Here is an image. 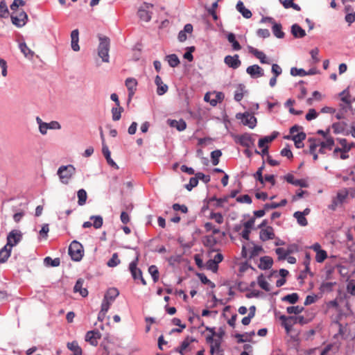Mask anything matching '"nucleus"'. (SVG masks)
Returning a JSON list of instances; mask_svg holds the SVG:
<instances>
[{
	"mask_svg": "<svg viewBox=\"0 0 355 355\" xmlns=\"http://www.w3.org/2000/svg\"><path fill=\"white\" fill-rule=\"evenodd\" d=\"M120 263V260L118 257L117 253H114L112 256V258L107 261V265L109 267L113 268L116 266Z\"/></svg>",
	"mask_w": 355,
	"mask_h": 355,
	"instance_id": "nucleus-44",
	"label": "nucleus"
},
{
	"mask_svg": "<svg viewBox=\"0 0 355 355\" xmlns=\"http://www.w3.org/2000/svg\"><path fill=\"white\" fill-rule=\"evenodd\" d=\"M101 338V334L98 330H92L87 332L85 335V341L93 346H97L98 340Z\"/></svg>",
	"mask_w": 355,
	"mask_h": 355,
	"instance_id": "nucleus-7",
	"label": "nucleus"
},
{
	"mask_svg": "<svg viewBox=\"0 0 355 355\" xmlns=\"http://www.w3.org/2000/svg\"><path fill=\"white\" fill-rule=\"evenodd\" d=\"M198 184V178L196 177L191 178L189 183L185 185V188L188 191H191L193 188L196 187Z\"/></svg>",
	"mask_w": 355,
	"mask_h": 355,
	"instance_id": "nucleus-53",
	"label": "nucleus"
},
{
	"mask_svg": "<svg viewBox=\"0 0 355 355\" xmlns=\"http://www.w3.org/2000/svg\"><path fill=\"white\" fill-rule=\"evenodd\" d=\"M166 60L171 67H175L180 64V60L175 54L167 55Z\"/></svg>",
	"mask_w": 355,
	"mask_h": 355,
	"instance_id": "nucleus-34",
	"label": "nucleus"
},
{
	"mask_svg": "<svg viewBox=\"0 0 355 355\" xmlns=\"http://www.w3.org/2000/svg\"><path fill=\"white\" fill-rule=\"evenodd\" d=\"M137 82L136 79L133 78H128L125 80V86L127 87L128 89V98L129 101L132 98V96L135 94V92L136 90Z\"/></svg>",
	"mask_w": 355,
	"mask_h": 355,
	"instance_id": "nucleus-14",
	"label": "nucleus"
},
{
	"mask_svg": "<svg viewBox=\"0 0 355 355\" xmlns=\"http://www.w3.org/2000/svg\"><path fill=\"white\" fill-rule=\"evenodd\" d=\"M130 271L135 280L140 279L143 285L146 284V282L142 277L141 270L137 268V262L132 261L129 266Z\"/></svg>",
	"mask_w": 355,
	"mask_h": 355,
	"instance_id": "nucleus-8",
	"label": "nucleus"
},
{
	"mask_svg": "<svg viewBox=\"0 0 355 355\" xmlns=\"http://www.w3.org/2000/svg\"><path fill=\"white\" fill-rule=\"evenodd\" d=\"M12 248L6 245L1 250H0V262L5 263L8 257L10 256Z\"/></svg>",
	"mask_w": 355,
	"mask_h": 355,
	"instance_id": "nucleus-23",
	"label": "nucleus"
},
{
	"mask_svg": "<svg viewBox=\"0 0 355 355\" xmlns=\"http://www.w3.org/2000/svg\"><path fill=\"white\" fill-rule=\"evenodd\" d=\"M220 352H223L220 349V342L219 340H215L214 343L211 345L210 353L211 354H214V353L217 354Z\"/></svg>",
	"mask_w": 355,
	"mask_h": 355,
	"instance_id": "nucleus-42",
	"label": "nucleus"
},
{
	"mask_svg": "<svg viewBox=\"0 0 355 355\" xmlns=\"http://www.w3.org/2000/svg\"><path fill=\"white\" fill-rule=\"evenodd\" d=\"M155 83L157 86V93L159 96L163 95L168 91V86L163 83L159 76L155 77Z\"/></svg>",
	"mask_w": 355,
	"mask_h": 355,
	"instance_id": "nucleus-17",
	"label": "nucleus"
},
{
	"mask_svg": "<svg viewBox=\"0 0 355 355\" xmlns=\"http://www.w3.org/2000/svg\"><path fill=\"white\" fill-rule=\"evenodd\" d=\"M310 54L314 63H318L320 61V58H318L319 49L318 48L313 49L310 51Z\"/></svg>",
	"mask_w": 355,
	"mask_h": 355,
	"instance_id": "nucleus-61",
	"label": "nucleus"
},
{
	"mask_svg": "<svg viewBox=\"0 0 355 355\" xmlns=\"http://www.w3.org/2000/svg\"><path fill=\"white\" fill-rule=\"evenodd\" d=\"M347 291L352 295H355V281L351 280L347 286Z\"/></svg>",
	"mask_w": 355,
	"mask_h": 355,
	"instance_id": "nucleus-64",
	"label": "nucleus"
},
{
	"mask_svg": "<svg viewBox=\"0 0 355 355\" xmlns=\"http://www.w3.org/2000/svg\"><path fill=\"white\" fill-rule=\"evenodd\" d=\"M294 217L297 219V223L301 226H306L308 224V221L305 216L303 215V213L301 211H296L293 214Z\"/></svg>",
	"mask_w": 355,
	"mask_h": 355,
	"instance_id": "nucleus-35",
	"label": "nucleus"
},
{
	"mask_svg": "<svg viewBox=\"0 0 355 355\" xmlns=\"http://www.w3.org/2000/svg\"><path fill=\"white\" fill-rule=\"evenodd\" d=\"M21 51L24 54L26 57L33 56V52L26 46L25 43L19 44Z\"/></svg>",
	"mask_w": 355,
	"mask_h": 355,
	"instance_id": "nucleus-49",
	"label": "nucleus"
},
{
	"mask_svg": "<svg viewBox=\"0 0 355 355\" xmlns=\"http://www.w3.org/2000/svg\"><path fill=\"white\" fill-rule=\"evenodd\" d=\"M0 67L1 68V74L3 77H6L8 73L7 71V62L5 60L0 58Z\"/></svg>",
	"mask_w": 355,
	"mask_h": 355,
	"instance_id": "nucleus-59",
	"label": "nucleus"
},
{
	"mask_svg": "<svg viewBox=\"0 0 355 355\" xmlns=\"http://www.w3.org/2000/svg\"><path fill=\"white\" fill-rule=\"evenodd\" d=\"M239 144L246 148H250L254 145V139L252 137V135L248 133H245L239 137Z\"/></svg>",
	"mask_w": 355,
	"mask_h": 355,
	"instance_id": "nucleus-11",
	"label": "nucleus"
},
{
	"mask_svg": "<svg viewBox=\"0 0 355 355\" xmlns=\"http://www.w3.org/2000/svg\"><path fill=\"white\" fill-rule=\"evenodd\" d=\"M11 19L13 24L22 27L27 21L28 15L24 10H20L18 13L12 15Z\"/></svg>",
	"mask_w": 355,
	"mask_h": 355,
	"instance_id": "nucleus-6",
	"label": "nucleus"
},
{
	"mask_svg": "<svg viewBox=\"0 0 355 355\" xmlns=\"http://www.w3.org/2000/svg\"><path fill=\"white\" fill-rule=\"evenodd\" d=\"M69 254L73 261H80L84 254V250L81 243L76 241H72L69 247Z\"/></svg>",
	"mask_w": 355,
	"mask_h": 355,
	"instance_id": "nucleus-1",
	"label": "nucleus"
},
{
	"mask_svg": "<svg viewBox=\"0 0 355 355\" xmlns=\"http://www.w3.org/2000/svg\"><path fill=\"white\" fill-rule=\"evenodd\" d=\"M209 218L214 220L218 224H222L224 221L223 216L220 213L211 212Z\"/></svg>",
	"mask_w": 355,
	"mask_h": 355,
	"instance_id": "nucleus-50",
	"label": "nucleus"
},
{
	"mask_svg": "<svg viewBox=\"0 0 355 355\" xmlns=\"http://www.w3.org/2000/svg\"><path fill=\"white\" fill-rule=\"evenodd\" d=\"M275 252L278 255V259L279 260H284L291 253H292V250L290 249H285L284 248H278L275 250Z\"/></svg>",
	"mask_w": 355,
	"mask_h": 355,
	"instance_id": "nucleus-27",
	"label": "nucleus"
},
{
	"mask_svg": "<svg viewBox=\"0 0 355 355\" xmlns=\"http://www.w3.org/2000/svg\"><path fill=\"white\" fill-rule=\"evenodd\" d=\"M284 179L287 182L295 186H300L301 187H307L308 186L306 182L304 180H295L294 176L292 174H288L285 175Z\"/></svg>",
	"mask_w": 355,
	"mask_h": 355,
	"instance_id": "nucleus-16",
	"label": "nucleus"
},
{
	"mask_svg": "<svg viewBox=\"0 0 355 355\" xmlns=\"http://www.w3.org/2000/svg\"><path fill=\"white\" fill-rule=\"evenodd\" d=\"M257 282L259 286L266 291H270V284L265 279L263 275H261L258 277Z\"/></svg>",
	"mask_w": 355,
	"mask_h": 355,
	"instance_id": "nucleus-37",
	"label": "nucleus"
},
{
	"mask_svg": "<svg viewBox=\"0 0 355 355\" xmlns=\"http://www.w3.org/2000/svg\"><path fill=\"white\" fill-rule=\"evenodd\" d=\"M123 112V108L119 105L112 109V117L114 121H119L121 119V113Z\"/></svg>",
	"mask_w": 355,
	"mask_h": 355,
	"instance_id": "nucleus-32",
	"label": "nucleus"
},
{
	"mask_svg": "<svg viewBox=\"0 0 355 355\" xmlns=\"http://www.w3.org/2000/svg\"><path fill=\"white\" fill-rule=\"evenodd\" d=\"M69 349L73 352V355H82V349L78 345L77 341H73L67 343Z\"/></svg>",
	"mask_w": 355,
	"mask_h": 355,
	"instance_id": "nucleus-29",
	"label": "nucleus"
},
{
	"mask_svg": "<svg viewBox=\"0 0 355 355\" xmlns=\"http://www.w3.org/2000/svg\"><path fill=\"white\" fill-rule=\"evenodd\" d=\"M236 9L239 12L242 14V15L245 18L249 19L252 17L251 11L244 6L243 3L242 1H239L237 3Z\"/></svg>",
	"mask_w": 355,
	"mask_h": 355,
	"instance_id": "nucleus-24",
	"label": "nucleus"
},
{
	"mask_svg": "<svg viewBox=\"0 0 355 355\" xmlns=\"http://www.w3.org/2000/svg\"><path fill=\"white\" fill-rule=\"evenodd\" d=\"M237 119H241L243 125L250 128H254L257 124V119L249 112L238 113L236 115Z\"/></svg>",
	"mask_w": 355,
	"mask_h": 355,
	"instance_id": "nucleus-4",
	"label": "nucleus"
},
{
	"mask_svg": "<svg viewBox=\"0 0 355 355\" xmlns=\"http://www.w3.org/2000/svg\"><path fill=\"white\" fill-rule=\"evenodd\" d=\"M227 40L232 44V48L235 51H239L241 49V46L239 43L236 40V37L234 33H229L227 35Z\"/></svg>",
	"mask_w": 355,
	"mask_h": 355,
	"instance_id": "nucleus-33",
	"label": "nucleus"
},
{
	"mask_svg": "<svg viewBox=\"0 0 355 355\" xmlns=\"http://www.w3.org/2000/svg\"><path fill=\"white\" fill-rule=\"evenodd\" d=\"M168 124L172 128H175L179 131L185 130L187 127V124L183 120L176 121L168 119Z\"/></svg>",
	"mask_w": 355,
	"mask_h": 355,
	"instance_id": "nucleus-21",
	"label": "nucleus"
},
{
	"mask_svg": "<svg viewBox=\"0 0 355 355\" xmlns=\"http://www.w3.org/2000/svg\"><path fill=\"white\" fill-rule=\"evenodd\" d=\"M79 42V31L78 29H75L71 33V49L74 51H78L80 50V46L78 44Z\"/></svg>",
	"mask_w": 355,
	"mask_h": 355,
	"instance_id": "nucleus-15",
	"label": "nucleus"
},
{
	"mask_svg": "<svg viewBox=\"0 0 355 355\" xmlns=\"http://www.w3.org/2000/svg\"><path fill=\"white\" fill-rule=\"evenodd\" d=\"M309 141L310 142L309 153L310 154H314L316 148L320 146V144H317L314 139H309Z\"/></svg>",
	"mask_w": 355,
	"mask_h": 355,
	"instance_id": "nucleus-60",
	"label": "nucleus"
},
{
	"mask_svg": "<svg viewBox=\"0 0 355 355\" xmlns=\"http://www.w3.org/2000/svg\"><path fill=\"white\" fill-rule=\"evenodd\" d=\"M204 227L206 232L211 231L214 235L217 234L220 232L219 228L216 227L214 225H213L211 223H206Z\"/></svg>",
	"mask_w": 355,
	"mask_h": 355,
	"instance_id": "nucleus-48",
	"label": "nucleus"
},
{
	"mask_svg": "<svg viewBox=\"0 0 355 355\" xmlns=\"http://www.w3.org/2000/svg\"><path fill=\"white\" fill-rule=\"evenodd\" d=\"M272 33L277 38H283L284 36V33L282 31V25L280 24L274 23Z\"/></svg>",
	"mask_w": 355,
	"mask_h": 355,
	"instance_id": "nucleus-36",
	"label": "nucleus"
},
{
	"mask_svg": "<svg viewBox=\"0 0 355 355\" xmlns=\"http://www.w3.org/2000/svg\"><path fill=\"white\" fill-rule=\"evenodd\" d=\"M246 72L252 78L262 77L264 75L263 69L257 64L249 66L246 69Z\"/></svg>",
	"mask_w": 355,
	"mask_h": 355,
	"instance_id": "nucleus-13",
	"label": "nucleus"
},
{
	"mask_svg": "<svg viewBox=\"0 0 355 355\" xmlns=\"http://www.w3.org/2000/svg\"><path fill=\"white\" fill-rule=\"evenodd\" d=\"M348 193L347 191H341L337 193L336 200L339 203H342L347 198Z\"/></svg>",
	"mask_w": 355,
	"mask_h": 355,
	"instance_id": "nucleus-62",
	"label": "nucleus"
},
{
	"mask_svg": "<svg viewBox=\"0 0 355 355\" xmlns=\"http://www.w3.org/2000/svg\"><path fill=\"white\" fill-rule=\"evenodd\" d=\"M224 98V94L222 92H217L215 98L210 101V104L215 106L218 103H220Z\"/></svg>",
	"mask_w": 355,
	"mask_h": 355,
	"instance_id": "nucleus-52",
	"label": "nucleus"
},
{
	"mask_svg": "<svg viewBox=\"0 0 355 355\" xmlns=\"http://www.w3.org/2000/svg\"><path fill=\"white\" fill-rule=\"evenodd\" d=\"M150 8H153V5L146 3L139 9L138 16L141 20L147 22L151 19L152 13L148 10Z\"/></svg>",
	"mask_w": 355,
	"mask_h": 355,
	"instance_id": "nucleus-9",
	"label": "nucleus"
},
{
	"mask_svg": "<svg viewBox=\"0 0 355 355\" xmlns=\"http://www.w3.org/2000/svg\"><path fill=\"white\" fill-rule=\"evenodd\" d=\"M9 15V11L7 7L6 2L3 0L0 2V17H8Z\"/></svg>",
	"mask_w": 355,
	"mask_h": 355,
	"instance_id": "nucleus-43",
	"label": "nucleus"
},
{
	"mask_svg": "<svg viewBox=\"0 0 355 355\" xmlns=\"http://www.w3.org/2000/svg\"><path fill=\"white\" fill-rule=\"evenodd\" d=\"M98 55L102 58L103 62H107L109 61V50H110V40L104 37H100V43L98 45Z\"/></svg>",
	"mask_w": 355,
	"mask_h": 355,
	"instance_id": "nucleus-3",
	"label": "nucleus"
},
{
	"mask_svg": "<svg viewBox=\"0 0 355 355\" xmlns=\"http://www.w3.org/2000/svg\"><path fill=\"white\" fill-rule=\"evenodd\" d=\"M224 62L229 67L232 68L234 69H238L241 64V61L239 60V55L236 54L233 56L227 55L224 58Z\"/></svg>",
	"mask_w": 355,
	"mask_h": 355,
	"instance_id": "nucleus-10",
	"label": "nucleus"
},
{
	"mask_svg": "<svg viewBox=\"0 0 355 355\" xmlns=\"http://www.w3.org/2000/svg\"><path fill=\"white\" fill-rule=\"evenodd\" d=\"M299 299L297 293H293L288 294L282 297V301L288 302L291 304H295Z\"/></svg>",
	"mask_w": 355,
	"mask_h": 355,
	"instance_id": "nucleus-38",
	"label": "nucleus"
},
{
	"mask_svg": "<svg viewBox=\"0 0 355 355\" xmlns=\"http://www.w3.org/2000/svg\"><path fill=\"white\" fill-rule=\"evenodd\" d=\"M259 238L263 241L273 239L275 238L274 230L270 226L261 229L259 233Z\"/></svg>",
	"mask_w": 355,
	"mask_h": 355,
	"instance_id": "nucleus-12",
	"label": "nucleus"
},
{
	"mask_svg": "<svg viewBox=\"0 0 355 355\" xmlns=\"http://www.w3.org/2000/svg\"><path fill=\"white\" fill-rule=\"evenodd\" d=\"M334 146V140L331 137H327L324 141L320 142V146H322L324 149L327 148L331 150Z\"/></svg>",
	"mask_w": 355,
	"mask_h": 355,
	"instance_id": "nucleus-39",
	"label": "nucleus"
},
{
	"mask_svg": "<svg viewBox=\"0 0 355 355\" xmlns=\"http://www.w3.org/2000/svg\"><path fill=\"white\" fill-rule=\"evenodd\" d=\"M148 272L151 275L154 282H157L159 279V271L157 266L153 265L148 268Z\"/></svg>",
	"mask_w": 355,
	"mask_h": 355,
	"instance_id": "nucleus-41",
	"label": "nucleus"
},
{
	"mask_svg": "<svg viewBox=\"0 0 355 355\" xmlns=\"http://www.w3.org/2000/svg\"><path fill=\"white\" fill-rule=\"evenodd\" d=\"M304 308L300 306H293L287 307V312L290 314H299L302 312Z\"/></svg>",
	"mask_w": 355,
	"mask_h": 355,
	"instance_id": "nucleus-51",
	"label": "nucleus"
},
{
	"mask_svg": "<svg viewBox=\"0 0 355 355\" xmlns=\"http://www.w3.org/2000/svg\"><path fill=\"white\" fill-rule=\"evenodd\" d=\"M236 200L241 203H248L250 204L252 202V199L249 195H243L241 196H239L236 198Z\"/></svg>",
	"mask_w": 355,
	"mask_h": 355,
	"instance_id": "nucleus-63",
	"label": "nucleus"
},
{
	"mask_svg": "<svg viewBox=\"0 0 355 355\" xmlns=\"http://www.w3.org/2000/svg\"><path fill=\"white\" fill-rule=\"evenodd\" d=\"M83 279H78L74 286L73 291L75 293H79L83 297H86L88 295V291L87 288L83 287Z\"/></svg>",
	"mask_w": 355,
	"mask_h": 355,
	"instance_id": "nucleus-18",
	"label": "nucleus"
},
{
	"mask_svg": "<svg viewBox=\"0 0 355 355\" xmlns=\"http://www.w3.org/2000/svg\"><path fill=\"white\" fill-rule=\"evenodd\" d=\"M22 239V234L19 230H13L7 236L6 245L10 248L15 246Z\"/></svg>",
	"mask_w": 355,
	"mask_h": 355,
	"instance_id": "nucleus-5",
	"label": "nucleus"
},
{
	"mask_svg": "<svg viewBox=\"0 0 355 355\" xmlns=\"http://www.w3.org/2000/svg\"><path fill=\"white\" fill-rule=\"evenodd\" d=\"M264 168V162L263 163V165L259 168L256 173L254 174V178L260 182L261 184H263V177L262 175L263 170Z\"/></svg>",
	"mask_w": 355,
	"mask_h": 355,
	"instance_id": "nucleus-55",
	"label": "nucleus"
},
{
	"mask_svg": "<svg viewBox=\"0 0 355 355\" xmlns=\"http://www.w3.org/2000/svg\"><path fill=\"white\" fill-rule=\"evenodd\" d=\"M205 267L207 270H211L213 272H216L218 269V265L216 264L212 259L207 261Z\"/></svg>",
	"mask_w": 355,
	"mask_h": 355,
	"instance_id": "nucleus-47",
	"label": "nucleus"
},
{
	"mask_svg": "<svg viewBox=\"0 0 355 355\" xmlns=\"http://www.w3.org/2000/svg\"><path fill=\"white\" fill-rule=\"evenodd\" d=\"M291 33L295 37L298 38L304 37L306 35L305 31L296 24L292 26Z\"/></svg>",
	"mask_w": 355,
	"mask_h": 355,
	"instance_id": "nucleus-25",
	"label": "nucleus"
},
{
	"mask_svg": "<svg viewBox=\"0 0 355 355\" xmlns=\"http://www.w3.org/2000/svg\"><path fill=\"white\" fill-rule=\"evenodd\" d=\"M306 139V134L303 132H298L296 135H293L292 139L294 142L295 141H303Z\"/></svg>",
	"mask_w": 355,
	"mask_h": 355,
	"instance_id": "nucleus-58",
	"label": "nucleus"
},
{
	"mask_svg": "<svg viewBox=\"0 0 355 355\" xmlns=\"http://www.w3.org/2000/svg\"><path fill=\"white\" fill-rule=\"evenodd\" d=\"M89 219L93 221L92 225L95 229H99L103 226V219L101 216H91Z\"/></svg>",
	"mask_w": 355,
	"mask_h": 355,
	"instance_id": "nucleus-31",
	"label": "nucleus"
},
{
	"mask_svg": "<svg viewBox=\"0 0 355 355\" xmlns=\"http://www.w3.org/2000/svg\"><path fill=\"white\" fill-rule=\"evenodd\" d=\"M198 276L202 284L210 285L211 288L215 287L214 283L211 282L203 273H200L198 275Z\"/></svg>",
	"mask_w": 355,
	"mask_h": 355,
	"instance_id": "nucleus-54",
	"label": "nucleus"
},
{
	"mask_svg": "<svg viewBox=\"0 0 355 355\" xmlns=\"http://www.w3.org/2000/svg\"><path fill=\"white\" fill-rule=\"evenodd\" d=\"M272 259L268 256H265L260 259L259 268L261 270H268L272 267Z\"/></svg>",
	"mask_w": 355,
	"mask_h": 355,
	"instance_id": "nucleus-19",
	"label": "nucleus"
},
{
	"mask_svg": "<svg viewBox=\"0 0 355 355\" xmlns=\"http://www.w3.org/2000/svg\"><path fill=\"white\" fill-rule=\"evenodd\" d=\"M202 243L205 247L212 248L214 247L216 243L217 240L213 235H207L203 237Z\"/></svg>",
	"mask_w": 355,
	"mask_h": 355,
	"instance_id": "nucleus-26",
	"label": "nucleus"
},
{
	"mask_svg": "<svg viewBox=\"0 0 355 355\" xmlns=\"http://www.w3.org/2000/svg\"><path fill=\"white\" fill-rule=\"evenodd\" d=\"M327 258V253L325 250L318 251L315 255V261L318 263H322Z\"/></svg>",
	"mask_w": 355,
	"mask_h": 355,
	"instance_id": "nucleus-46",
	"label": "nucleus"
},
{
	"mask_svg": "<svg viewBox=\"0 0 355 355\" xmlns=\"http://www.w3.org/2000/svg\"><path fill=\"white\" fill-rule=\"evenodd\" d=\"M75 173V168L72 165L62 166L58 170V175L60 181L67 184L69 180Z\"/></svg>",
	"mask_w": 355,
	"mask_h": 355,
	"instance_id": "nucleus-2",
	"label": "nucleus"
},
{
	"mask_svg": "<svg viewBox=\"0 0 355 355\" xmlns=\"http://www.w3.org/2000/svg\"><path fill=\"white\" fill-rule=\"evenodd\" d=\"M78 203L79 205L83 206L86 203L87 194L85 189H79L77 192Z\"/></svg>",
	"mask_w": 355,
	"mask_h": 355,
	"instance_id": "nucleus-30",
	"label": "nucleus"
},
{
	"mask_svg": "<svg viewBox=\"0 0 355 355\" xmlns=\"http://www.w3.org/2000/svg\"><path fill=\"white\" fill-rule=\"evenodd\" d=\"M44 263L47 266H51L53 267L59 266L60 264V259L59 258H55L54 259H51L50 257H46L44 260Z\"/></svg>",
	"mask_w": 355,
	"mask_h": 355,
	"instance_id": "nucleus-40",
	"label": "nucleus"
},
{
	"mask_svg": "<svg viewBox=\"0 0 355 355\" xmlns=\"http://www.w3.org/2000/svg\"><path fill=\"white\" fill-rule=\"evenodd\" d=\"M222 153L220 150H216L211 152V157L213 165L216 166L219 162V157L221 156Z\"/></svg>",
	"mask_w": 355,
	"mask_h": 355,
	"instance_id": "nucleus-45",
	"label": "nucleus"
},
{
	"mask_svg": "<svg viewBox=\"0 0 355 355\" xmlns=\"http://www.w3.org/2000/svg\"><path fill=\"white\" fill-rule=\"evenodd\" d=\"M291 73L292 76H304L307 75V72H306L304 69H297L295 67L291 68Z\"/></svg>",
	"mask_w": 355,
	"mask_h": 355,
	"instance_id": "nucleus-56",
	"label": "nucleus"
},
{
	"mask_svg": "<svg viewBox=\"0 0 355 355\" xmlns=\"http://www.w3.org/2000/svg\"><path fill=\"white\" fill-rule=\"evenodd\" d=\"M173 209L175 211H182V213H184V214L188 212V208L184 205H181L178 204V203L173 204Z\"/></svg>",
	"mask_w": 355,
	"mask_h": 355,
	"instance_id": "nucleus-57",
	"label": "nucleus"
},
{
	"mask_svg": "<svg viewBox=\"0 0 355 355\" xmlns=\"http://www.w3.org/2000/svg\"><path fill=\"white\" fill-rule=\"evenodd\" d=\"M250 52L258 58L262 64H269V60L263 52L252 47L250 48Z\"/></svg>",
	"mask_w": 355,
	"mask_h": 355,
	"instance_id": "nucleus-20",
	"label": "nucleus"
},
{
	"mask_svg": "<svg viewBox=\"0 0 355 355\" xmlns=\"http://www.w3.org/2000/svg\"><path fill=\"white\" fill-rule=\"evenodd\" d=\"M193 341V339L187 337L181 343L180 346L175 349V351L180 353L181 355H183L184 351L190 345V344Z\"/></svg>",
	"mask_w": 355,
	"mask_h": 355,
	"instance_id": "nucleus-28",
	"label": "nucleus"
},
{
	"mask_svg": "<svg viewBox=\"0 0 355 355\" xmlns=\"http://www.w3.org/2000/svg\"><path fill=\"white\" fill-rule=\"evenodd\" d=\"M119 295V291L116 288H110L105 293L104 297L113 302L116 297Z\"/></svg>",
	"mask_w": 355,
	"mask_h": 355,
	"instance_id": "nucleus-22",
	"label": "nucleus"
}]
</instances>
